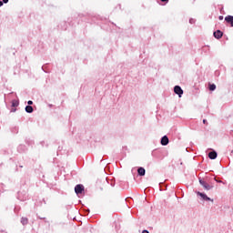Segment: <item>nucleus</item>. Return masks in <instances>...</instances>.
Masks as SVG:
<instances>
[{"label":"nucleus","instance_id":"nucleus-19","mask_svg":"<svg viewBox=\"0 0 233 233\" xmlns=\"http://www.w3.org/2000/svg\"><path fill=\"white\" fill-rule=\"evenodd\" d=\"M204 125H207V119L203 120Z\"/></svg>","mask_w":233,"mask_h":233},{"label":"nucleus","instance_id":"nucleus-10","mask_svg":"<svg viewBox=\"0 0 233 233\" xmlns=\"http://www.w3.org/2000/svg\"><path fill=\"white\" fill-rule=\"evenodd\" d=\"M25 112H27V114H32V112H34V107H32V106H26Z\"/></svg>","mask_w":233,"mask_h":233},{"label":"nucleus","instance_id":"nucleus-2","mask_svg":"<svg viewBox=\"0 0 233 233\" xmlns=\"http://www.w3.org/2000/svg\"><path fill=\"white\" fill-rule=\"evenodd\" d=\"M197 195L201 198L202 201H211V203H214V199L208 198V196H207V194H205V193H201V192L198 191Z\"/></svg>","mask_w":233,"mask_h":233},{"label":"nucleus","instance_id":"nucleus-6","mask_svg":"<svg viewBox=\"0 0 233 233\" xmlns=\"http://www.w3.org/2000/svg\"><path fill=\"white\" fill-rule=\"evenodd\" d=\"M213 35L214 37H216V39H221L223 37V32H221L220 30H218L214 32Z\"/></svg>","mask_w":233,"mask_h":233},{"label":"nucleus","instance_id":"nucleus-4","mask_svg":"<svg viewBox=\"0 0 233 233\" xmlns=\"http://www.w3.org/2000/svg\"><path fill=\"white\" fill-rule=\"evenodd\" d=\"M174 92H175V94H177V96H178L180 97L183 96V89L179 86H176L174 87Z\"/></svg>","mask_w":233,"mask_h":233},{"label":"nucleus","instance_id":"nucleus-16","mask_svg":"<svg viewBox=\"0 0 233 233\" xmlns=\"http://www.w3.org/2000/svg\"><path fill=\"white\" fill-rule=\"evenodd\" d=\"M142 233H150V232H148V230L145 229L142 231Z\"/></svg>","mask_w":233,"mask_h":233},{"label":"nucleus","instance_id":"nucleus-13","mask_svg":"<svg viewBox=\"0 0 233 233\" xmlns=\"http://www.w3.org/2000/svg\"><path fill=\"white\" fill-rule=\"evenodd\" d=\"M19 106V102H17V101H15V100H14L13 102H12V106Z\"/></svg>","mask_w":233,"mask_h":233},{"label":"nucleus","instance_id":"nucleus-7","mask_svg":"<svg viewBox=\"0 0 233 233\" xmlns=\"http://www.w3.org/2000/svg\"><path fill=\"white\" fill-rule=\"evenodd\" d=\"M208 157H209V159H216V157H218V152H216V151L209 152Z\"/></svg>","mask_w":233,"mask_h":233},{"label":"nucleus","instance_id":"nucleus-15","mask_svg":"<svg viewBox=\"0 0 233 233\" xmlns=\"http://www.w3.org/2000/svg\"><path fill=\"white\" fill-rule=\"evenodd\" d=\"M27 105H34V102L31 101V100H29V101L27 102Z\"/></svg>","mask_w":233,"mask_h":233},{"label":"nucleus","instance_id":"nucleus-14","mask_svg":"<svg viewBox=\"0 0 233 233\" xmlns=\"http://www.w3.org/2000/svg\"><path fill=\"white\" fill-rule=\"evenodd\" d=\"M189 23H190V25H194V23H196V19L190 18Z\"/></svg>","mask_w":233,"mask_h":233},{"label":"nucleus","instance_id":"nucleus-1","mask_svg":"<svg viewBox=\"0 0 233 233\" xmlns=\"http://www.w3.org/2000/svg\"><path fill=\"white\" fill-rule=\"evenodd\" d=\"M199 183L203 187L204 190H212V188H214V186L208 184V182L204 179H199Z\"/></svg>","mask_w":233,"mask_h":233},{"label":"nucleus","instance_id":"nucleus-18","mask_svg":"<svg viewBox=\"0 0 233 233\" xmlns=\"http://www.w3.org/2000/svg\"><path fill=\"white\" fill-rule=\"evenodd\" d=\"M3 3H5V5H6V3H8V0H3Z\"/></svg>","mask_w":233,"mask_h":233},{"label":"nucleus","instance_id":"nucleus-5","mask_svg":"<svg viewBox=\"0 0 233 233\" xmlns=\"http://www.w3.org/2000/svg\"><path fill=\"white\" fill-rule=\"evenodd\" d=\"M160 143H161L162 147H167V145H168V143H169L168 137L164 136L161 138Z\"/></svg>","mask_w":233,"mask_h":233},{"label":"nucleus","instance_id":"nucleus-21","mask_svg":"<svg viewBox=\"0 0 233 233\" xmlns=\"http://www.w3.org/2000/svg\"><path fill=\"white\" fill-rule=\"evenodd\" d=\"M217 183H222V181L221 180H217Z\"/></svg>","mask_w":233,"mask_h":233},{"label":"nucleus","instance_id":"nucleus-11","mask_svg":"<svg viewBox=\"0 0 233 233\" xmlns=\"http://www.w3.org/2000/svg\"><path fill=\"white\" fill-rule=\"evenodd\" d=\"M21 223H22V225H28V218H21Z\"/></svg>","mask_w":233,"mask_h":233},{"label":"nucleus","instance_id":"nucleus-12","mask_svg":"<svg viewBox=\"0 0 233 233\" xmlns=\"http://www.w3.org/2000/svg\"><path fill=\"white\" fill-rule=\"evenodd\" d=\"M209 90H211V92H214V90H216V86L214 84L209 85Z\"/></svg>","mask_w":233,"mask_h":233},{"label":"nucleus","instance_id":"nucleus-9","mask_svg":"<svg viewBox=\"0 0 233 233\" xmlns=\"http://www.w3.org/2000/svg\"><path fill=\"white\" fill-rule=\"evenodd\" d=\"M137 174H138V176H145V174H146L145 168L144 167H138Z\"/></svg>","mask_w":233,"mask_h":233},{"label":"nucleus","instance_id":"nucleus-8","mask_svg":"<svg viewBox=\"0 0 233 233\" xmlns=\"http://www.w3.org/2000/svg\"><path fill=\"white\" fill-rule=\"evenodd\" d=\"M225 21L229 23V25H231V26H233V16L232 15L226 16Z\"/></svg>","mask_w":233,"mask_h":233},{"label":"nucleus","instance_id":"nucleus-17","mask_svg":"<svg viewBox=\"0 0 233 233\" xmlns=\"http://www.w3.org/2000/svg\"><path fill=\"white\" fill-rule=\"evenodd\" d=\"M162 3H168V0H161Z\"/></svg>","mask_w":233,"mask_h":233},{"label":"nucleus","instance_id":"nucleus-3","mask_svg":"<svg viewBox=\"0 0 233 233\" xmlns=\"http://www.w3.org/2000/svg\"><path fill=\"white\" fill-rule=\"evenodd\" d=\"M75 192L77 196H79V194H83V192H85V186L78 184L75 187Z\"/></svg>","mask_w":233,"mask_h":233},{"label":"nucleus","instance_id":"nucleus-20","mask_svg":"<svg viewBox=\"0 0 233 233\" xmlns=\"http://www.w3.org/2000/svg\"><path fill=\"white\" fill-rule=\"evenodd\" d=\"M1 6H3V2L2 1H0V8H1Z\"/></svg>","mask_w":233,"mask_h":233}]
</instances>
